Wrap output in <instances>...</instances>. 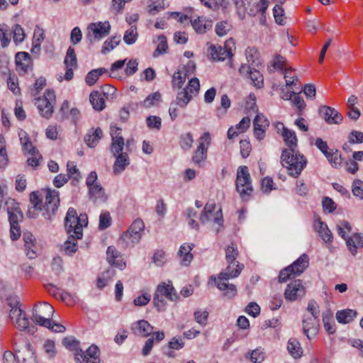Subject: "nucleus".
<instances>
[{
  "instance_id": "nucleus-43",
  "label": "nucleus",
  "mask_w": 363,
  "mask_h": 363,
  "mask_svg": "<svg viewBox=\"0 0 363 363\" xmlns=\"http://www.w3.org/2000/svg\"><path fill=\"white\" fill-rule=\"evenodd\" d=\"M11 33L7 26L0 24V40L2 48H6L9 45L11 41Z\"/></svg>"
},
{
  "instance_id": "nucleus-18",
  "label": "nucleus",
  "mask_w": 363,
  "mask_h": 363,
  "mask_svg": "<svg viewBox=\"0 0 363 363\" xmlns=\"http://www.w3.org/2000/svg\"><path fill=\"white\" fill-rule=\"evenodd\" d=\"M121 129L118 127H111V135L112 138L111 151L113 156H116L121 152L124 147V139L121 135Z\"/></svg>"
},
{
  "instance_id": "nucleus-34",
  "label": "nucleus",
  "mask_w": 363,
  "mask_h": 363,
  "mask_svg": "<svg viewBox=\"0 0 363 363\" xmlns=\"http://www.w3.org/2000/svg\"><path fill=\"white\" fill-rule=\"evenodd\" d=\"M282 136L284 137L288 149L296 150L297 147V138L294 131L283 128Z\"/></svg>"
},
{
  "instance_id": "nucleus-63",
  "label": "nucleus",
  "mask_w": 363,
  "mask_h": 363,
  "mask_svg": "<svg viewBox=\"0 0 363 363\" xmlns=\"http://www.w3.org/2000/svg\"><path fill=\"white\" fill-rule=\"evenodd\" d=\"M113 270H108L106 273H104L101 277L97 279V286L99 289L104 288L108 281V279L113 275Z\"/></svg>"
},
{
  "instance_id": "nucleus-55",
  "label": "nucleus",
  "mask_w": 363,
  "mask_h": 363,
  "mask_svg": "<svg viewBox=\"0 0 363 363\" xmlns=\"http://www.w3.org/2000/svg\"><path fill=\"white\" fill-rule=\"evenodd\" d=\"M238 255L236 245L231 243L225 249V258L227 262H237L236 258Z\"/></svg>"
},
{
  "instance_id": "nucleus-60",
  "label": "nucleus",
  "mask_w": 363,
  "mask_h": 363,
  "mask_svg": "<svg viewBox=\"0 0 363 363\" xmlns=\"http://www.w3.org/2000/svg\"><path fill=\"white\" fill-rule=\"evenodd\" d=\"M352 194L354 196L358 197L359 199H363V182L356 179L352 184Z\"/></svg>"
},
{
  "instance_id": "nucleus-7",
  "label": "nucleus",
  "mask_w": 363,
  "mask_h": 363,
  "mask_svg": "<svg viewBox=\"0 0 363 363\" xmlns=\"http://www.w3.org/2000/svg\"><path fill=\"white\" fill-rule=\"evenodd\" d=\"M236 190L244 201L249 199L253 189L251 184L250 175L246 166L238 168L236 178Z\"/></svg>"
},
{
  "instance_id": "nucleus-45",
  "label": "nucleus",
  "mask_w": 363,
  "mask_h": 363,
  "mask_svg": "<svg viewBox=\"0 0 363 363\" xmlns=\"http://www.w3.org/2000/svg\"><path fill=\"white\" fill-rule=\"evenodd\" d=\"M30 157L27 160L28 165L35 167L39 165V162L42 159V156L35 147H31L28 151Z\"/></svg>"
},
{
  "instance_id": "nucleus-8",
  "label": "nucleus",
  "mask_w": 363,
  "mask_h": 363,
  "mask_svg": "<svg viewBox=\"0 0 363 363\" xmlns=\"http://www.w3.org/2000/svg\"><path fill=\"white\" fill-rule=\"evenodd\" d=\"M145 228V225L141 219L135 220L127 232L121 237V241L125 247L134 246L138 243L142 238V233Z\"/></svg>"
},
{
  "instance_id": "nucleus-10",
  "label": "nucleus",
  "mask_w": 363,
  "mask_h": 363,
  "mask_svg": "<svg viewBox=\"0 0 363 363\" xmlns=\"http://www.w3.org/2000/svg\"><path fill=\"white\" fill-rule=\"evenodd\" d=\"M35 104L40 114L49 118L53 112V104L55 102V94L54 91L48 90L43 97L35 98Z\"/></svg>"
},
{
  "instance_id": "nucleus-59",
  "label": "nucleus",
  "mask_w": 363,
  "mask_h": 363,
  "mask_svg": "<svg viewBox=\"0 0 363 363\" xmlns=\"http://www.w3.org/2000/svg\"><path fill=\"white\" fill-rule=\"evenodd\" d=\"M18 135L20 138L21 143L23 146V150L24 151H29V149L31 147H34L31 143L29 140V138L28 134L23 130H20L18 132Z\"/></svg>"
},
{
  "instance_id": "nucleus-46",
  "label": "nucleus",
  "mask_w": 363,
  "mask_h": 363,
  "mask_svg": "<svg viewBox=\"0 0 363 363\" xmlns=\"http://www.w3.org/2000/svg\"><path fill=\"white\" fill-rule=\"evenodd\" d=\"M121 42L120 36H113L106 40L101 49V53L106 54L113 50Z\"/></svg>"
},
{
  "instance_id": "nucleus-35",
  "label": "nucleus",
  "mask_w": 363,
  "mask_h": 363,
  "mask_svg": "<svg viewBox=\"0 0 363 363\" xmlns=\"http://www.w3.org/2000/svg\"><path fill=\"white\" fill-rule=\"evenodd\" d=\"M287 350L295 359L299 358L303 354L301 344L296 338H291L288 342Z\"/></svg>"
},
{
  "instance_id": "nucleus-22",
  "label": "nucleus",
  "mask_w": 363,
  "mask_h": 363,
  "mask_svg": "<svg viewBox=\"0 0 363 363\" xmlns=\"http://www.w3.org/2000/svg\"><path fill=\"white\" fill-rule=\"evenodd\" d=\"M269 4V2L267 0H250L247 7V13L252 16H255L258 13L264 16Z\"/></svg>"
},
{
  "instance_id": "nucleus-13",
  "label": "nucleus",
  "mask_w": 363,
  "mask_h": 363,
  "mask_svg": "<svg viewBox=\"0 0 363 363\" xmlns=\"http://www.w3.org/2000/svg\"><path fill=\"white\" fill-rule=\"evenodd\" d=\"M111 25L108 21L90 23L87 27L86 37L91 42L100 40L110 33Z\"/></svg>"
},
{
  "instance_id": "nucleus-53",
  "label": "nucleus",
  "mask_w": 363,
  "mask_h": 363,
  "mask_svg": "<svg viewBox=\"0 0 363 363\" xmlns=\"http://www.w3.org/2000/svg\"><path fill=\"white\" fill-rule=\"evenodd\" d=\"M194 143L193 135L190 133L182 135L180 138V146L184 150H189Z\"/></svg>"
},
{
  "instance_id": "nucleus-19",
  "label": "nucleus",
  "mask_w": 363,
  "mask_h": 363,
  "mask_svg": "<svg viewBox=\"0 0 363 363\" xmlns=\"http://www.w3.org/2000/svg\"><path fill=\"white\" fill-rule=\"evenodd\" d=\"M195 67V65L192 62H189L182 69H178L174 72L172 77L173 88L181 89L188 77L189 69L194 70Z\"/></svg>"
},
{
  "instance_id": "nucleus-48",
  "label": "nucleus",
  "mask_w": 363,
  "mask_h": 363,
  "mask_svg": "<svg viewBox=\"0 0 363 363\" xmlns=\"http://www.w3.org/2000/svg\"><path fill=\"white\" fill-rule=\"evenodd\" d=\"M337 230L339 235L345 240L347 238V235L352 230V226L348 221L342 220L337 224Z\"/></svg>"
},
{
  "instance_id": "nucleus-37",
  "label": "nucleus",
  "mask_w": 363,
  "mask_h": 363,
  "mask_svg": "<svg viewBox=\"0 0 363 363\" xmlns=\"http://www.w3.org/2000/svg\"><path fill=\"white\" fill-rule=\"evenodd\" d=\"M54 311H55L54 308L50 304H49L46 302H44L42 305L40 306L38 309H37V308L33 309L32 320L34 322V313H35L37 314H40L43 317L48 318L51 319V317L54 313Z\"/></svg>"
},
{
  "instance_id": "nucleus-2",
  "label": "nucleus",
  "mask_w": 363,
  "mask_h": 363,
  "mask_svg": "<svg viewBox=\"0 0 363 363\" xmlns=\"http://www.w3.org/2000/svg\"><path fill=\"white\" fill-rule=\"evenodd\" d=\"M228 265L225 270L220 272L218 279L214 278L217 288L224 291V295L230 298L237 294V289L234 284H228L230 279L238 277L244 268V265L238 262H228Z\"/></svg>"
},
{
  "instance_id": "nucleus-64",
  "label": "nucleus",
  "mask_w": 363,
  "mask_h": 363,
  "mask_svg": "<svg viewBox=\"0 0 363 363\" xmlns=\"http://www.w3.org/2000/svg\"><path fill=\"white\" fill-rule=\"evenodd\" d=\"M348 142L351 144L362 143L363 133L358 130H352L348 136Z\"/></svg>"
},
{
  "instance_id": "nucleus-58",
  "label": "nucleus",
  "mask_w": 363,
  "mask_h": 363,
  "mask_svg": "<svg viewBox=\"0 0 363 363\" xmlns=\"http://www.w3.org/2000/svg\"><path fill=\"white\" fill-rule=\"evenodd\" d=\"M18 302H16V305L14 306L11 305V308L9 311V317L13 320V323L26 314L23 310L18 306Z\"/></svg>"
},
{
  "instance_id": "nucleus-28",
  "label": "nucleus",
  "mask_w": 363,
  "mask_h": 363,
  "mask_svg": "<svg viewBox=\"0 0 363 363\" xmlns=\"http://www.w3.org/2000/svg\"><path fill=\"white\" fill-rule=\"evenodd\" d=\"M314 228L315 231L318 233L319 236L324 242L328 243L333 242V234L325 223L321 221L320 219H318L315 222Z\"/></svg>"
},
{
  "instance_id": "nucleus-40",
  "label": "nucleus",
  "mask_w": 363,
  "mask_h": 363,
  "mask_svg": "<svg viewBox=\"0 0 363 363\" xmlns=\"http://www.w3.org/2000/svg\"><path fill=\"white\" fill-rule=\"evenodd\" d=\"M257 68L254 67L252 72L247 78L251 80L255 86L262 88L264 85V77Z\"/></svg>"
},
{
  "instance_id": "nucleus-24",
  "label": "nucleus",
  "mask_w": 363,
  "mask_h": 363,
  "mask_svg": "<svg viewBox=\"0 0 363 363\" xmlns=\"http://www.w3.org/2000/svg\"><path fill=\"white\" fill-rule=\"evenodd\" d=\"M254 134L258 140H262L264 137L265 128L269 123L262 114H257L253 121Z\"/></svg>"
},
{
  "instance_id": "nucleus-47",
  "label": "nucleus",
  "mask_w": 363,
  "mask_h": 363,
  "mask_svg": "<svg viewBox=\"0 0 363 363\" xmlns=\"http://www.w3.org/2000/svg\"><path fill=\"white\" fill-rule=\"evenodd\" d=\"M64 62L66 65V67H77V56L75 54L74 49L73 48H72V47L68 48Z\"/></svg>"
},
{
  "instance_id": "nucleus-25",
  "label": "nucleus",
  "mask_w": 363,
  "mask_h": 363,
  "mask_svg": "<svg viewBox=\"0 0 363 363\" xmlns=\"http://www.w3.org/2000/svg\"><path fill=\"white\" fill-rule=\"evenodd\" d=\"M347 248L350 253L354 256L357 250L363 247V234L354 233L345 239Z\"/></svg>"
},
{
  "instance_id": "nucleus-56",
  "label": "nucleus",
  "mask_w": 363,
  "mask_h": 363,
  "mask_svg": "<svg viewBox=\"0 0 363 363\" xmlns=\"http://www.w3.org/2000/svg\"><path fill=\"white\" fill-rule=\"evenodd\" d=\"M231 29V25L228 21H220L216 25V33L220 36L225 35Z\"/></svg>"
},
{
  "instance_id": "nucleus-27",
  "label": "nucleus",
  "mask_w": 363,
  "mask_h": 363,
  "mask_svg": "<svg viewBox=\"0 0 363 363\" xmlns=\"http://www.w3.org/2000/svg\"><path fill=\"white\" fill-rule=\"evenodd\" d=\"M193 244L184 243L179 247L178 255L180 257V264L182 266L187 267L190 264L193 259V255L191 253L193 247Z\"/></svg>"
},
{
  "instance_id": "nucleus-30",
  "label": "nucleus",
  "mask_w": 363,
  "mask_h": 363,
  "mask_svg": "<svg viewBox=\"0 0 363 363\" xmlns=\"http://www.w3.org/2000/svg\"><path fill=\"white\" fill-rule=\"evenodd\" d=\"M116 160L113 164V169L116 174H121L129 165L130 160L127 153L121 152L115 156Z\"/></svg>"
},
{
  "instance_id": "nucleus-11",
  "label": "nucleus",
  "mask_w": 363,
  "mask_h": 363,
  "mask_svg": "<svg viewBox=\"0 0 363 363\" xmlns=\"http://www.w3.org/2000/svg\"><path fill=\"white\" fill-rule=\"evenodd\" d=\"M233 48H235V42L232 38L225 41L224 47L211 45L209 48L211 60L224 61L228 57H232Z\"/></svg>"
},
{
  "instance_id": "nucleus-29",
  "label": "nucleus",
  "mask_w": 363,
  "mask_h": 363,
  "mask_svg": "<svg viewBox=\"0 0 363 363\" xmlns=\"http://www.w3.org/2000/svg\"><path fill=\"white\" fill-rule=\"evenodd\" d=\"M103 136L102 130L100 128H91L84 136V142L91 148L96 146Z\"/></svg>"
},
{
  "instance_id": "nucleus-16",
  "label": "nucleus",
  "mask_w": 363,
  "mask_h": 363,
  "mask_svg": "<svg viewBox=\"0 0 363 363\" xmlns=\"http://www.w3.org/2000/svg\"><path fill=\"white\" fill-rule=\"evenodd\" d=\"M305 294V288L299 279L289 284L284 292L286 299L293 301Z\"/></svg>"
},
{
  "instance_id": "nucleus-33",
  "label": "nucleus",
  "mask_w": 363,
  "mask_h": 363,
  "mask_svg": "<svg viewBox=\"0 0 363 363\" xmlns=\"http://www.w3.org/2000/svg\"><path fill=\"white\" fill-rule=\"evenodd\" d=\"M88 188L89 197L94 201H96L97 200L105 201L106 200V196L105 195L104 191L99 184L91 186Z\"/></svg>"
},
{
  "instance_id": "nucleus-5",
  "label": "nucleus",
  "mask_w": 363,
  "mask_h": 363,
  "mask_svg": "<svg viewBox=\"0 0 363 363\" xmlns=\"http://www.w3.org/2000/svg\"><path fill=\"white\" fill-rule=\"evenodd\" d=\"M309 265V257L306 254H302L291 265L282 269L279 275V282H286L292 277L301 275Z\"/></svg>"
},
{
  "instance_id": "nucleus-4",
  "label": "nucleus",
  "mask_w": 363,
  "mask_h": 363,
  "mask_svg": "<svg viewBox=\"0 0 363 363\" xmlns=\"http://www.w3.org/2000/svg\"><path fill=\"white\" fill-rule=\"evenodd\" d=\"M281 162L287 169L288 174L298 177L307 164V159L298 151L293 149H284L281 155Z\"/></svg>"
},
{
  "instance_id": "nucleus-9",
  "label": "nucleus",
  "mask_w": 363,
  "mask_h": 363,
  "mask_svg": "<svg viewBox=\"0 0 363 363\" xmlns=\"http://www.w3.org/2000/svg\"><path fill=\"white\" fill-rule=\"evenodd\" d=\"M211 135L208 132L204 133L199 140V145L194 152L191 160L194 164L203 167L206 159L208 149L211 144Z\"/></svg>"
},
{
  "instance_id": "nucleus-14",
  "label": "nucleus",
  "mask_w": 363,
  "mask_h": 363,
  "mask_svg": "<svg viewBox=\"0 0 363 363\" xmlns=\"http://www.w3.org/2000/svg\"><path fill=\"white\" fill-rule=\"evenodd\" d=\"M100 350L95 345H91L86 352L82 349L75 352V359L77 363H100Z\"/></svg>"
},
{
  "instance_id": "nucleus-23",
  "label": "nucleus",
  "mask_w": 363,
  "mask_h": 363,
  "mask_svg": "<svg viewBox=\"0 0 363 363\" xmlns=\"http://www.w3.org/2000/svg\"><path fill=\"white\" fill-rule=\"evenodd\" d=\"M106 254L107 261L111 265L115 266L120 269L125 267V262L121 258V253L113 246L108 247Z\"/></svg>"
},
{
  "instance_id": "nucleus-42",
  "label": "nucleus",
  "mask_w": 363,
  "mask_h": 363,
  "mask_svg": "<svg viewBox=\"0 0 363 363\" xmlns=\"http://www.w3.org/2000/svg\"><path fill=\"white\" fill-rule=\"evenodd\" d=\"M106 72V69L105 68H98L96 69H93L89 72L86 77V83L89 86L94 85L98 80L99 76Z\"/></svg>"
},
{
  "instance_id": "nucleus-15",
  "label": "nucleus",
  "mask_w": 363,
  "mask_h": 363,
  "mask_svg": "<svg viewBox=\"0 0 363 363\" xmlns=\"http://www.w3.org/2000/svg\"><path fill=\"white\" fill-rule=\"evenodd\" d=\"M9 215L10 225H18V221L23 218V213L20 210L18 203L13 199L8 198L4 201L2 207Z\"/></svg>"
},
{
  "instance_id": "nucleus-38",
  "label": "nucleus",
  "mask_w": 363,
  "mask_h": 363,
  "mask_svg": "<svg viewBox=\"0 0 363 363\" xmlns=\"http://www.w3.org/2000/svg\"><path fill=\"white\" fill-rule=\"evenodd\" d=\"M193 99V94L188 92V90L184 89L177 93L175 104H177L180 108H185L188 104Z\"/></svg>"
},
{
  "instance_id": "nucleus-41",
  "label": "nucleus",
  "mask_w": 363,
  "mask_h": 363,
  "mask_svg": "<svg viewBox=\"0 0 363 363\" xmlns=\"http://www.w3.org/2000/svg\"><path fill=\"white\" fill-rule=\"evenodd\" d=\"M138 36V33L136 26H131V27L125 32L123 41L127 45H133L137 41Z\"/></svg>"
},
{
  "instance_id": "nucleus-26",
  "label": "nucleus",
  "mask_w": 363,
  "mask_h": 363,
  "mask_svg": "<svg viewBox=\"0 0 363 363\" xmlns=\"http://www.w3.org/2000/svg\"><path fill=\"white\" fill-rule=\"evenodd\" d=\"M133 333L138 336L147 337L153 330V327L145 320L135 322L131 328Z\"/></svg>"
},
{
  "instance_id": "nucleus-3",
  "label": "nucleus",
  "mask_w": 363,
  "mask_h": 363,
  "mask_svg": "<svg viewBox=\"0 0 363 363\" xmlns=\"http://www.w3.org/2000/svg\"><path fill=\"white\" fill-rule=\"evenodd\" d=\"M45 201L43 208L40 206L41 198L38 191H33L30 195V201L36 210L43 211V216L47 220H50L57 211L60 198L59 191L48 189L46 191Z\"/></svg>"
},
{
  "instance_id": "nucleus-1",
  "label": "nucleus",
  "mask_w": 363,
  "mask_h": 363,
  "mask_svg": "<svg viewBox=\"0 0 363 363\" xmlns=\"http://www.w3.org/2000/svg\"><path fill=\"white\" fill-rule=\"evenodd\" d=\"M87 223L86 215L81 214L78 216L75 209H68L65 219V226L69 236L63 245V250L66 255L71 256L77 252V240L82 238V228L86 225Z\"/></svg>"
},
{
  "instance_id": "nucleus-49",
  "label": "nucleus",
  "mask_w": 363,
  "mask_h": 363,
  "mask_svg": "<svg viewBox=\"0 0 363 363\" xmlns=\"http://www.w3.org/2000/svg\"><path fill=\"white\" fill-rule=\"evenodd\" d=\"M160 99L161 94L159 92H155L146 97L143 102V105L145 108H150L156 106L160 102Z\"/></svg>"
},
{
  "instance_id": "nucleus-54",
  "label": "nucleus",
  "mask_w": 363,
  "mask_h": 363,
  "mask_svg": "<svg viewBox=\"0 0 363 363\" xmlns=\"http://www.w3.org/2000/svg\"><path fill=\"white\" fill-rule=\"evenodd\" d=\"M199 89L200 83L199 79L196 77L191 79L187 86L184 88L185 90H188L189 94H193V97L199 94Z\"/></svg>"
},
{
  "instance_id": "nucleus-62",
  "label": "nucleus",
  "mask_w": 363,
  "mask_h": 363,
  "mask_svg": "<svg viewBox=\"0 0 363 363\" xmlns=\"http://www.w3.org/2000/svg\"><path fill=\"white\" fill-rule=\"evenodd\" d=\"M111 218L109 213L103 212L101 213L99 217V228L100 230H104L111 225Z\"/></svg>"
},
{
  "instance_id": "nucleus-57",
  "label": "nucleus",
  "mask_w": 363,
  "mask_h": 363,
  "mask_svg": "<svg viewBox=\"0 0 363 363\" xmlns=\"http://www.w3.org/2000/svg\"><path fill=\"white\" fill-rule=\"evenodd\" d=\"M323 323L325 330L330 335L335 333V323L330 315H323Z\"/></svg>"
},
{
  "instance_id": "nucleus-44",
  "label": "nucleus",
  "mask_w": 363,
  "mask_h": 363,
  "mask_svg": "<svg viewBox=\"0 0 363 363\" xmlns=\"http://www.w3.org/2000/svg\"><path fill=\"white\" fill-rule=\"evenodd\" d=\"M191 24L193 26L194 29L199 33H204L207 29L211 26V22L209 21L208 23L204 22L203 19L198 18L194 21H191Z\"/></svg>"
},
{
  "instance_id": "nucleus-50",
  "label": "nucleus",
  "mask_w": 363,
  "mask_h": 363,
  "mask_svg": "<svg viewBox=\"0 0 363 363\" xmlns=\"http://www.w3.org/2000/svg\"><path fill=\"white\" fill-rule=\"evenodd\" d=\"M208 312L206 310L198 309L194 312V319L202 327L207 324Z\"/></svg>"
},
{
  "instance_id": "nucleus-21",
  "label": "nucleus",
  "mask_w": 363,
  "mask_h": 363,
  "mask_svg": "<svg viewBox=\"0 0 363 363\" xmlns=\"http://www.w3.org/2000/svg\"><path fill=\"white\" fill-rule=\"evenodd\" d=\"M34 322L38 325L48 328L55 333H64L65 331V327L61 324L56 323L52 321L48 318H45L40 314L34 313Z\"/></svg>"
},
{
  "instance_id": "nucleus-36",
  "label": "nucleus",
  "mask_w": 363,
  "mask_h": 363,
  "mask_svg": "<svg viewBox=\"0 0 363 363\" xmlns=\"http://www.w3.org/2000/svg\"><path fill=\"white\" fill-rule=\"evenodd\" d=\"M89 101L96 111H101L105 107V101L98 91H92L90 94Z\"/></svg>"
},
{
  "instance_id": "nucleus-39",
  "label": "nucleus",
  "mask_w": 363,
  "mask_h": 363,
  "mask_svg": "<svg viewBox=\"0 0 363 363\" xmlns=\"http://www.w3.org/2000/svg\"><path fill=\"white\" fill-rule=\"evenodd\" d=\"M325 157L333 167L338 168L341 166L342 160L337 150H330L329 153Z\"/></svg>"
},
{
  "instance_id": "nucleus-6",
  "label": "nucleus",
  "mask_w": 363,
  "mask_h": 363,
  "mask_svg": "<svg viewBox=\"0 0 363 363\" xmlns=\"http://www.w3.org/2000/svg\"><path fill=\"white\" fill-rule=\"evenodd\" d=\"M178 298L179 296L172 286V281H168V283L162 282L157 286L153 301L157 310L161 311L165 306L164 298L169 301H176Z\"/></svg>"
},
{
  "instance_id": "nucleus-61",
  "label": "nucleus",
  "mask_w": 363,
  "mask_h": 363,
  "mask_svg": "<svg viewBox=\"0 0 363 363\" xmlns=\"http://www.w3.org/2000/svg\"><path fill=\"white\" fill-rule=\"evenodd\" d=\"M265 358V354L262 350L257 348L252 351L250 360L253 363H262Z\"/></svg>"
},
{
  "instance_id": "nucleus-51",
  "label": "nucleus",
  "mask_w": 363,
  "mask_h": 363,
  "mask_svg": "<svg viewBox=\"0 0 363 363\" xmlns=\"http://www.w3.org/2000/svg\"><path fill=\"white\" fill-rule=\"evenodd\" d=\"M159 43L157 46L156 50L153 52L154 57H157L160 55H162L167 52V50L168 48L167 43V38L164 35H160L158 38Z\"/></svg>"
},
{
  "instance_id": "nucleus-17",
  "label": "nucleus",
  "mask_w": 363,
  "mask_h": 363,
  "mask_svg": "<svg viewBox=\"0 0 363 363\" xmlns=\"http://www.w3.org/2000/svg\"><path fill=\"white\" fill-rule=\"evenodd\" d=\"M303 332L308 339L316 336L319 330V320L315 317L304 316L302 320Z\"/></svg>"
},
{
  "instance_id": "nucleus-52",
  "label": "nucleus",
  "mask_w": 363,
  "mask_h": 363,
  "mask_svg": "<svg viewBox=\"0 0 363 363\" xmlns=\"http://www.w3.org/2000/svg\"><path fill=\"white\" fill-rule=\"evenodd\" d=\"M292 105L295 106L298 111L297 114L298 116L302 115V112L306 108V103L303 100V99L300 96L299 94H294V96L293 97L291 100Z\"/></svg>"
},
{
  "instance_id": "nucleus-20",
  "label": "nucleus",
  "mask_w": 363,
  "mask_h": 363,
  "mask_svg": "<svg viewBox=\"0 0 363 363\" xmlns=\"http://www.w3.org/2000/svg\"><path fill=\"white\" fill-rule=\"evenodd\" d=\"M320 113L329 124H339L342 121V115L335 108L327 106L320 108Z\"/></svg>"
},
{
  "instance_id": "nucleus-32",
  "label": "nucleus",
  "mask_w": 363,
  "mask_h": 363,
  "mask_svg": "<svg viewBox=\"0 0 363 363\" xmlns=\"http://www.w3.org/2000/svg\"><path fill=\"white\" fill-rule=\"evenodd\" d=\"M245 55L247 62L253 67H259L262 65L259 52L255 48L248 47L245 50Z\"/></svg>"
},
{
  "instance_id": "nucleus-12",
  "label": "nucleus",
  "mask_w": 363,
  "mask_h": 363,
  "mask_svg": "<svg viewBox=\"0 0 363 363\" xmlns=\"http://www.w3.org/2000/svg\"><path fill=\"white\" fill-rule=\"evenodd\" d=\"M200 221L204 224L213 220L219 226H222L223 219L221 209L216 211V203L214 202H208L200 216Z\"/></svg>"
},
{
  "instance_id": "nucleus-31",
  "label": "nucleus",
  "mask_w": 363,
  "mask_h": 363,
  "mask_svg": "<svg viewBox=\"0 0 363 363\" xmlns=\"http://www.w3.org/2000/svg\"><path fill=\"white\" fill-rule=\"evenodd\" d=\"M357 315V312L352 309H343L336 312L335 318L339 323L347 324L351 323Z\"/></svg>"
}]
</instances>
